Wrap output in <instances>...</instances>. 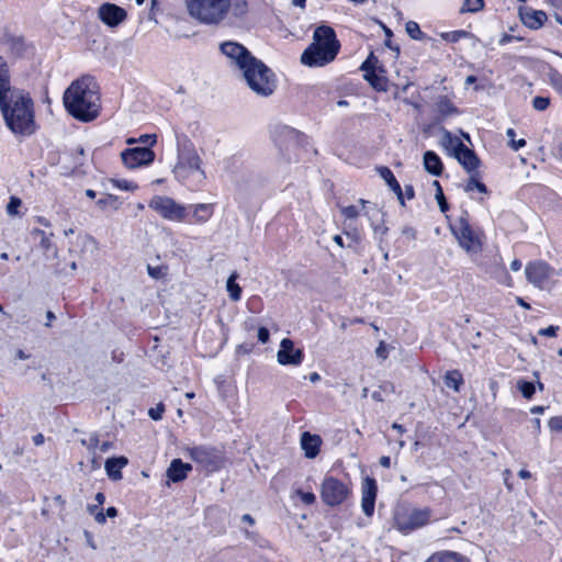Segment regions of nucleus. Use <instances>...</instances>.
<instances>
[{"label": "nucleus", "mask_w": 562, "mask_h": 562, "mask_svg": "<svg viewBox=\"0 0 562 562\" xmlns=\"http://www.w3.org/2000/svg\"><path fill=\"white\" fill-rule=\"evenodd\" d=\"M221 52L243 71L248 87L255 93L261 97L273 93L276 79L272 70L252 56L245 46L236 42H225L221 44Z\"/></svg>", "instance_id": "f257e3e1"}, {"label": "nucleus", "mask_w": 562, "mask_h": 562, "mask_svg": "<svg viewBox=\"0 0 562 562\" xmlns=\"http://www.w3.org/2000/svg\"><path fill=\"white\" fill-rule=\"evenodd\" d=\"M64 104L70 115L91 122L100 114V95L93 78L85 76L74 81L64 93Z\"/></svg>", "instance_id": "f03ea898"}, {"label": "nucleus", "mask_w": 562, "mask_h": 562, "mask_svg": "<svg viewBox=\"0 0 562 562\" xmlns=\"http://www.w3.org/2000/svg\"><path fill=\"white\" fill-rule=\"evenodd\" d=\"M0 110L7 126L14 133L29 135L34 132V115L32 99L15 89L0 95Z\"/></svg>", "instance_id": "7ed1b4c3"}, {"label": "nucleus", "mask_w": 562, "mask_h": 562, "mask_svg": "<svg viewBox=\"0 0 562 562\" xmlns=\"http://www.w3.org/2000/svg\"><path fill=\"white\" fill-rule=\"evenodd\" d=\"M340 48L333 27L318 26L313 34V43L303 52L301 61L307 66H324L333 61Z\"/></svg>", "instance_id": "20e7f679"}, {"label": "nucleus", "mask_w": 562, "mask_h": 562, "mask_svg": "<svg viewBox=\"0 0 562 562\" xmlns=\"http://www.w3.org/2000/svg\"><path fill=\"white\" fill-rule=\"evenodd\" d=\"M172 172L179 181H186L193 175H198L200 181L206 179L203 159L194 144L186 137L183 139L177 138V162Z\"/></svg>", "instance_id": "39448f33"}, {"label": "nucleus", "mask_w": 562, "mask_h": 562, "mask_svg": "<svg viewBox=\"0 0 562 562\" xmlns=\"http://www.w3.org/2000/svg\"><path fill=\"white\" fill-rule=\"evenodd\" d=\"M231 0H187L191 16L205 24H217L228 13Z\"/></svg>", "instance_id": "423d86ee"}, {"label": "nucleus", "mask_w": 562, "mask_h": 562, "mask_svg": "<svg viewBox=\"0 0 562 562\" xmlns=\"http://www.w3.org/2000/svg\"><path fill=\"white\" fill-rule=\"evenodd\" d=\"M525 274L529 283L540 290H551L555 284L559 272L548 262L537 260L529 262L525 268Z\"/></svg>", "instance_id": "0eeeda50"}, {"label": "nucleus", "mask_w": 562, "mask_h": 562, "mask_svg": "<svg viewBox=\"0 0 562 562\" xmlns=\"http://www.w3.org/2000/svg\"><path fill=\"white\" fill-rule=\"evenodd\" d=\"M430 519V510L427 508H401L395 513L394 526L401 532H409L425 526Z\"/></svg>", "instance_id": "6e6552de"}, {"label": "nucleus", "mask_w": 562, "mask_h": 562, "mask_svg": "<svg viewBox=\"0 0 562 562\" xmlns=\"http://www.w3.org/2000/svg\"><path fill=\"white\" fill-rule=\"evenodd\" d=\"M349 494L348 485L334 476H326L321 485L322 501L330 507L342 504Z\"/></svg>", "instance_id": "1a4fd4ad"}, {"label": "nucleus", "mask_w": 562, "mask_h": 562, "mask_svg": "<svg viewBox=\"0 0 562 562\" xmlns=\"http://www.w3.org/2000/svg\"><path fill=\"white\" fill-rule=\"evenodd\" d=\"M452 233L456 236L459 245L469 254H476L482 248V243L479 236L474 233L471 225L464 217H460L458 224L452 227Z\"/></svg>", "instance_id": "9d476101"}, {"label": "nucleus", "mask_w": 562, "mask_h": 562, "mask_svg": "<svg viewBox=\"0 0 562 562\" xmlns=\"http://www.w3.org/2000/svg\"><path fill=\"white\" fill-rule=\"evenodd\" d=\"M149 207L169 221H182L186 217V207L168 196H154Z\"/></svg>", "instance_id": "9b49d317"}, {"label": "nucleus", "mask_w": 562, "mask_h": 562, "mask_svg": "<svg viewBox=\"0 0 562 562\" xmlns=\"http://www.w3.org/2000/svg\"><path fill=\"white\" fill-rule=\"evenodd\" d=\"M121 157L127 168L134 169L150 165L155 159V153L147 147H134L125 149Z\"/></svg>", "instance_id": "f8f14e48"}, {"label": "nucleus", "mask_w": 562, "mask_h": 562, "mask_svg": "<svg viewBox=\"0 0 562 562\" xmlns=\"http://www.w3.org/2000/svg\"><path fill=\"white\" fill-rule=\"evenodd\" d=\"M304 358L303 350L294 348V342L289 338H283L280 342V349L277 352V360L281 366H299Z\"/></svg>", "instance_id": "ddd939ff"}, {"label": "nucleus", "mask_w": 562, "mask_h": 562, "mask_svg": "<svg viewBox=\"0 0 562 562\" xmlns=\"http://www.w3.org/2000/svg\"><path fill=\"white\" fill-rule=\"evenodd\" d=\"M98 16L105 25L115 27L125 21L127 13L123 8L106 2L98 9Z\"/></svg>", "instance_id": "4468645a"}, {"label": "nucleus", "mask_w": 562, "mask_h": 562, "mask_svg": "<svg viewBox=\"0 0 562 562\" xmlns=\"http://www.w3.org/2000/svg\"><path fill=\"white\" fill-rule=\"evenodd\" d=\"M376 492L378 487L374 479L366 477L362 485L361 507L368 517L373 515Z\"/></svg>", "instance_id": "2eb2a0df"}, {"label": "nucleus", "mask_w": 562, "mask_h": 562, "mask_svg": "<svg viewBox=\"0 0 562 562\" xmlns=\"http://www.w3.org/2000/svg\"><path fill=\"white\" fill-rule=\"evenodd\" d=\"M458 162L463 167L467 173L479 171L481 159L474 150L463 145L460 150L454 153L453 156Z\"/></svg>", "instance_id": "dca6fc26"}, {"label": "nucleus", "mask_w": 562, "mask_h": 562, "mask_svg": "<svg viewBox=\"0 0 562 562\" xmlns=\"http://www.w3.org/2000/svg\"><path fill=\"white\" fill-rule=\"evenodd\" d=\"M322 443V439L318 435H312L305 431L301 436V447L304 450L305 457L314 459L318 452Z\"/></svg>", "instance_id": "f3484780"}, {"label": "nucleus", "mask_w": 562, "mask_h": 562, "mask_svg": "<svg viewBox=\"0 0 562 562\" xmlns=\"http://www.w3.org/2000/svg\"><path fill=\"white\" fill-rule=\"evenodd\" d=\"M191 470V464L183 463L180 459H175L171 461L170 467L167 470V475L171 481L180 482L187 477L188 472Z\"/></svg>", "instance_id": "a211bd4d"}, {"label": "nucleus", "mask_w": 562, "mask_h": 562, "mask_svg": "<svg viewBox=\"0 0 562 562\" xmlns=\"http://www.w3.org/2000/svg\"><path fill=\"white\" fill-rule=\"evenodd\" d=\"M128 460L125 457L110 458L105 461L104 468L108 476L113 481L122 479L121 470L127 464Z\"/></svg>", "instance_id": "6ab92c4d"}, {"label": "nucleus", "mask_w": 562, "mask_h": 562, "mask_svg": "<svg viewBox=\"0 0 562 562\" xmlns=\"http://www.w3.org/2000/svg\"><path fill=\"white\" fill-rule=\"evenodd\" d=\"M435 108L438 113L439 122L446 120L447 117H449L453 114L459 113V110L454 106V104L451 102V100L446 95H441V97L437 98V100L435 102Z\"/></svg>", "instance_id": "aec40b11"}, {"label": "nucleus", "mask_w": 562, "mask_h": 562, "mask_svg": "<svg viewBox=\"0 0 562 562\" xmlns=\"http://www.w3.org/2000/svg\"><path fill=\"white\" fill-rule=\"evenodd\" d=\"M441 137L439 144L448 151L450 156H454V153L460 150L464 145L458 137L453 136L451 132L445 127L440 128Z\"/></svg>", "instance_id": "412c9836"}, {"label": "nucleus", "mask_w": 562, "mask_h": 562, "mask_svg": "<svg viewBox=\"0 0 562 562\" xmlns=\"http://www.w3.org/2000/svg\"><path fill=\"white\" fill-rule=\"evenodd\" d=\"M378 172L381 176V178L387 183L390 189L396 194L400 203L404 205V193L391 169L387 167H380L378 168Z\"/></svg>", "instance_id": "4be33fe9"}, {"label": "nucleus", "mask_w": 562, "mask_h": 562, "mask_svg": "<svg viewBox=\"0 0 562 562\" xmlns=\"http://www.w3.org/2000/svg\"><path fill=\"white\" fill-rule=\"evenodd\" d=\"M423 161L427 172H429L432 176L441 175L443 166L440 157L435 151L427 150L424 154Z\"/></svg>", "instance_id": "5701e85b"}, {"label": "nucleus", "mask_w": 562, "mask_h": 562, "mask_svg": "<svg viewBox=\"0 0 562 562\" xmlns=\"http://www.w3.org/2000/svg\"><path fill=\"white\" fill-rule=\"evenodd\" d=\"M425 562H468V560L460 553L451 551H441L434 553Z\"/></svg>", "instance_id": "b1692460"}, {"label": "nucleus", "mask_w": 562, "mask_h": 562, "mask_svg": "<svg viewBox=\"0 0 562 562\" xmlns=\"http://www.w3.org/2000/svg\"><path fill=\"white\" fill-rule=\"evenodd\" d=\"M31 235L33 236L34 239H40V246L45 251V254H48L49 251H52L53 256L57 255V250L53 247V244L50 240V237L53 236V234L47 235L42 229L34 228V229H32Z\"/></svg>", "instance_id": "393cba45"}, {"label": "nucleus", "mask_w": 562, "mask_h": 562, "mask_svg": "<svg viewBox=\"0 0 562 562\" xmlns=\"http://www.w3.org/2000/svg\"><path fill=\"white\" fill-rule=\"evenodd\" d=\"M547 20L543 11L527 12L522 15V22L530 29H539Z\"/></svg>", "instance_id": "a878e982"}, {"label": "nucleus", "mask_w": 562, "mask_h": 562, "mask_svg": "<svg viewBox=\"0 0 562 562\" xmlns=\"http://www.w3.org/2000/svg\"><path fill=\"white\" fill-rule=\"evenodd\" d=\"M14 89L10 85V74L7 63L0 56V95H4Z\"/></svg>", "instance_id": "bb28decb"}, {"label": "nucleus", "mask_w": 562, "mask_h": 562, "mask_svg": "<svg viewBox=\"0 0 562 562\" xmlns=\"http://www.w3.org/2000/svg\"><path fill=\"white\" fill-rule=\"evenodd\" d=\"M469 175V180L464 186L465 192H472L473 190H477L481 193L486 194L488 192L486 186L480 181V172L475 171Z\"/></svg>", "instance_id": "cd10ccee"}, {"label": "nucleus", "mask_w": 562, "mask_h": 562, "mask_svg": "<svg viewBox=\"0 0 562 562\" xmlns=\"http://www.w3.org/2000/svg\"><path fill=\"white\" fill-rule=\"evenodd\" d=\"M373 55L362 64L361 69L366 71L364 78L378 90H384L381 79L374 74L373 70L369 71L371 67V60L373 59Z\"/></svg>", "instance_id": "c85d7f7f"}, {"label": "nucleus", "mask_w": 562, "mask_h": 562, "mask_svg": "<svg viewBox=\"0 0 562 562\" xmlns=\"http://www.w3.org/2000/svg\"><path fill=\"white\" fill-rule=\"evenodd\" d=\"M445 384L447 387L453 389V391L459 392L460 386L463 384V378L461 372L458 370L448 371L445 375Z\"/></svg>", "instance_id": "c756f323"}, {"label": "nucleus", "mask_w": 562, "mask_h": 562, "mask_svg": "<svg viewBox=\"0 0 562 562\" xmlns=\"http://www.w3.org/2000/svg\"><path fill=\"white\" fill-rule=\"evenodd\" d=\"M237 278L238 274L233 272L226 282V290L234 302L239 301L241 295V288L236 283Z\"/></svg>", "instance_id": "7c9ffc66"}, {"label": "nucleus", "mask_w": 562, "mask_h": 562, "mask_svg": "<svg viewBox=\"0 0 562 562\" xmlns=\"http://www.w3.org/2000/svg\"><path fill=\"white\" fill-rule=\"evenodd\" d=\"M212 215V207L209 204H198L194 206L193 216L196 222H206Z\"/></svg>", "instance_id": "2f4dec72"}, {"label": "nucleus", "mask_w": 562, "mask_h": 562, "mask_svg": "<svg viewBox=\"0 0 562 562\" xmlns=\"http://www.w3.org/2000/svg\"><path fill=\"white\" fill-rule=\"evenodd\" d=\"M548 78L552 88L562 97V75L557 69H550Z\"/></svg>", "instance_id": "473e14b6"}, {"label": "nucleus", "mask_w": 562, "mask_h": 562, "mask_svg": "<svg viewBox=\"0 0 562 562\" xmlns=\"http://www.w3.org/2000/svg\"><path fill=\"white\" fill-rule=\"evenodd\" d=\"M432 186L436 188V195H435V198H436V200L438 202L439 209H440L441 212L445 213V212L448 211V203H447L446 198L443 195L442 188H441L439 181H437V180H435L432 182Z\"/></svg>", "instance_id": "72a5a7b5"}, {"label": "nucleus", "mask_w": 562, "mask_h": 562, "mask_svg": "<svg viewBox=\"0 0 562 562\" xmlns=\"http://www.w3.org/2000/svg\"><path fill=\"white\" fill-rule=\"evenodd\" d=\"M484 7L483 0H464L461 12H477Z\"/></svg>", "instance_id": "f704fd0d"}, {"label": "nucleus", "mask_w": 562, "mask_h": 562, "mask_svg": "<svg viewBox=\"0 0 562 562\" xmlns=\"http://www.w3.org/2000/svg\"><path fill=\"white\" fill-rule=\"evenodd\" d=\"M299 138H300V133L296 130L290 128V127H283L279 142H282L284 139V140H290V142L296 143L299 140Z\"/></svg>", "instance_id": "c9c22d12"}, {"label": "nucleus", "mask_w": 562, "mask_h": 562, "mask_svg": "<svg viewBox=\"0 0 562 562\" xmlns=\"http://www.w3.org/2000/svg\"><path fill=\"white\" fill-rule=\"evenodd\" d=\"M405 30L413 40H419L423 36L419 25L414 21H408Z\"/></svg>", "instance_id": "e433bc0d"}, {"label": "nucleus", "mask_w": 562, "mask_h": 562, "mask_svg": "<svg viewBox=\"0 0 562 562\" xmlns=\"http://www.w3.org/2000/svg\"><path fill=\"white\" fill-rule=\"evenodd\" d=\"M517 386H518L519 391L521 392V394L524 395V397H526V398H531V396L535 393V385L531 382L518 381Z\"/></svg>", "instance_id": "4c0bfd02"}, {"label": "nucleus", "mask_w": 562, "mask_h": 562, "mask_svg": "<svg viewBox=\"0 0 562 562\" xmlns=\"http://www.w3.org/2000/svg\"><path fill=\"white\" fill-rule=\"evenodd\" d=\"M506 135L509 139V146L514 149V150H518L519 148L524 147L526 145V140L524 138H520L518 140H514V137H515V131L513 128H508L506 131Z\"/></svg>", "instance_id": "58836bf2"}, {"label": "nucleus", "mask_w": 562, "mask_h": 562, "mask_svg": "<svg viewBox=\"0 0 562 562\" xmlns=\"http://www.w3.org/2000/svg\"><path fill=\"white\" fill-rule=\"evenodd\" d=\"M550 105V99L547 97H535L532 106L536 111H544Z\"/></svg>", "instance_id": "ea45409f"}, {"label": "nucleus", "mask_w": 562, "mask_h": 562, "mask_svg": "<svg viewBox=\"0 0 562 562\" xmlns=\"http://www.w3.org/2000/svg\"><path fill=\"white\" fill-rule=\"evenodd\" d=\"M148 274L155 279H161L167 274V267L157 266V267H147Z\"/></svg>", "instance_id": "a19ab883"}, {"label": "nucleus", "mask_w": 562, "mask_h": 562, "mask_svg": "<svg viewBox=\"0 0 562 562\" xmlns=\"http://www.w3.org/2000/svg\"><path fill=\"white\" fill-rule=\"evenodd\" d=\"M231 7H233L234 14L237 16H241L247 12L246 0H235V2L231 4Z\"/></svg>", "instance_id": "79ce46f5"}, {"label": "nucleus", "mask_w": 562, "mask_h": 562, "mask_svg": "<svg viewBox=\"0 0 562 562\" xmlns=\"http://www.w3.org/2000/svg\"><path fill=\"white\" fill-rule=\"evenodd\" d=\"M295 494L301 498V501L306 505H312L316 501V496L312 492H303L301 490H296Z\"/></svg>", "instance_id": "37998d69"}, {"label": "nucleus", "mask_w": 562, "mask_h": 562, "mask_svg": "<svg viewBox=\"0 0 562 562\" xmlns=\"http://www.w3.org/2000/svg\"><path fill=\"white\" fill-rule=\"evenodd\" d=\"M20 206H21V200L19 198L12 196L7 205L8 214L16 215Z\"/></svg>", "instance_id": "c03bdc74"}, {"label": "nucleus", "mask_w": 562, "mask_h": 562, "mask_svg": "<svg viewBox=\"0 0 562 562\" xmlns=\"http://www.w3.org/2000/svg\"><path fill=\"white\" fill-rule=\"evenodd\" d=\"M340 212L346 218L349 220L356 218L359 215V211L355 205L341 206Z\"/></svg>", "instance_id": "a18cd8bd"}, {"label": "nucleus", "mask_w": 562, "mask_h": 562, "mask_svg": "<svg viewBox=\"0 0 562 562\" xmlns=\"http://www.w3.org/2000/svg\"><path fill=\"white\" fill-rule=\"evenodd\" d=\"M469 33L465 32V31H456V32H451V33H446L442 35V37L446 40V41H449V42H458L460 38L467 36Z\"/></svg>", "instance_id": "49530a36"}, {"label": "nucleus", "mask_w": 562, "mask_h": 562, "mask_svg": "<svg viewBox=\"0 0 562 562\" xmlns=\"http://www.w3.org/2000/svg\"><path fill=\"white\" fill-rule=\"evenodd\" d=\"M548 425L552 431L562 432V416L550 418Z\"/></svg>", "instance_id": "de8ad7c7"}, {"label": "nucleus", "mask_w": 562, "mask_h": 562, "mask_svg": "<svg viewBox=\"0 0 562 562\" xmlns=\"http://www.w3.org/2000/svg\"><path fill=\"white\" fill-rule=\"evenodd\" d=\"M165 407L162 404H158L157 407L150 408L148 414L154 420H159L162 416Z\"/></svg>", "instance_id": "09e8293b"}, {"label": "nucleus", "mask_w": 562, "mask_h": 562, "mask_svg": "<svg viewBox=\"0 0 562 562\" xmlns=\"http://www.w3.org/2000/svg\"><path fill=\"white\" fill-rule=\"evenodd\" d=\"M558 329H559L558 326H549L547 328L540 329L539 335L548 336V337H555Z\"/></svg>", "instance_id": "8fccbe9b"}, {"label": "nucleus", "mask_w": 562, "mask_h": 562, "mask_svg": "<svg viewBox=\"0 0 562 562\" xmlns=\"http://www.w3.org/2000/svg\"><path fill=\"white\" fill-rule=\"evenodd\" d=\"M115 183L119 188L127 191H134L137 188L135 183L127 180L116 181Z\"/></svg>", "instance_id": "3c124183"}, {"label": "nucleus", "mask_w": 562, "mask_h": 562, "mask_svg": "<svg viewBox=\"0 0 562 562\" xmlns=\"http://www.w3.org/2000/svg\"><path fill=\"white\" fill-rule=\"evenodd\" d=\"M269 330L266 327H260L258 329V340L262 344L268 342L269 340Z\"/></svg>", "instance_id": "603ef678"}, {"label": "nucleus", "mask_w": 562, "mask_h": 562, "mask_svg": "<svg viewBox=\"0 0 562 562\" xmlns=\"http://www.w3.org/2000/svg\"><path fill=\"white\" fill-rule=\"evenodd\" d=\"M205 456V451L202 448H194L191 451L192 459L201 462L203 461V457Z\"/></svg>", "instance_id": "864d4df0"}, {"label": "nucleus", "mask_w": 562, "mask_h": 562, "mask_svg": "<svg viewBox=\"0 0 562 562\" xmlns=\"http://www.w3.org/2000/svg\"><path fill=\"white\" fill-rule=\"evenodd\" d=\"M83 445H87L89 450H94L99 446V439L95 436L89 438L88 441L82 440Z\"/></svg>", "instance_id": "5fc2aeb1"}, {"label": "nucleus", "mask_w": 562, "mask_h": 562, "mask_svg": "<svg viewBox=\"0 0 562 562\" xmlns=\"http://www.w3.org/2000/svg\"><path fill=\"white\" fill-rule=\"evenodd\" d=\"M375 353L378 357L382 359H385L387 357L386 347L383 341H381L380 345L378 346Z\"/></svg>", "instance_id": "6e6d98bb"}, {"label": "nucleus", "mask_w": 562, "mask_h": 562, "mask_svg": "<svg viewBox=\"0 0 562 562\" xmlns=\"http://www.w3.org/2000/svg\"><path fill=\"white\" fill-rule=\"evenodd\" d=\"M380 390L383 391V392H391V393H394L395 392V386L392 382H384L380 385Z\"/></svg>", "instance_id": "4d7b16f0"}, {"label": "nucleus", "mask_w": 562, "mask_h": 562, "mask_svg": "<svg viewBox=\"0 0 562 562\" xmlns=\"http://www.w3.org/2000/svg\"><path fill=\"white\" fill-rule=\"evenodd\" d=\"M115 201V198L113 195H109L106 196L105 199H100L97 204L103 209L105 205H108L109 203H112Z\"/></svg>", "instance_id": "13d9d810"}, {"label": "nucleus", "mask_w": 562, "mask_h": 562, "mask_svg": "<svg viewBox=\"0 0 562 562\" xmlns=\"http://www.w3.org/2000/svg\"><path fill=\"white\" fill-rule=\"evenodd\" d=\"M402 233L404 235H407L408 237H411L412 239H415L416 238V232L414 228L412 227H404Z\"/></svg>", "instance_id": "bf43d9fd"}, {"label": "nucleus", "mask_w": 562, "mask_h": 562, "mask_svg": "<svg viewBox=\"0 0 562 562\" xmlns=\"http://www.w3.org/2000/svg\"><path fill=\"white\" fill-rule=\"evenodd\" d=\"M105 518H106V516L102 513V510L94 514V519L98 524H101V525L105 524Z\"/></svg>", "instance_id": "052dcab7"}, {"label": "nucleus", "mask_w": 562, "mask_h": 562, "mask_svg": "<svg viewBox=\"0 0 562 562\" xmlns=\"http://www.w3.org/2000/svg\"><path fill=\"white\" fill-rule=\"evenodd\" d=\"M11 44H12V49H15L16 53H20V50L23 47V42L21 40H12Z\"/></svg>", "instance_id": "680f3d73"}, {"label": "nucleus", "mask_w": 562, "mask_h": 562, "mask_svg": "<svg viewBox=\"0 0 562 562\" xmlns=\"http://www.w3.org/2000/svg\"><path fill=\"white\" fill-rule=\"evenodd\" d=\"M95 502H97V505L100 507L104 504L105 502V496L103 493L99 492L97 493L95 497H94Z\"/></svg>", "instance_id": "e2e57ef3"}, {"label": "nucleus", "mask_w": 562, "mask_h": 562, "mask_svg": "<svg viewBox=\"0 0 562 562\" xmlns=\"http://www.w3.org/2000/svg\"><path fill=\"white\" fill-rule=\"evenodd\" d=\"M379 462L383 468H390L391 465V459L387 456L381 457Z\"/></svg>", "instance_id": "0e129e2a"}, {"label": "nucleus", "mask_w": 562, "mask_h": 562, "mask_svg": "<svg viewBox=\"0 0 562 562\" xmlns=\"http://www.w3.org/2000/svg\"><path fill=\"white\" fill-rule=\"evenodd\" d=\"M521 268V261L518 260V259H514L512 262H510V269L514 270V271H518L519 269Z\"/></svg>", "instance_id": "69168bd1"}, {"label": "nucleus", "mask_w": 562, "mask_h": 562, "mask_svg": "<svg viewBox=\"0 0 562 562\" xmlns=\"http://www.w3.org/2000/svg\"><path fill=\"white\" fill-rule=\"evenodd\" d=\"M405 195L408 200L414 198V189L412 186H405Z\"/></svg>", "instance_id": "338daca9"}, {"label": "nucleus", "mask_w": 562, "mask_h": 562, "mask_svg": "<svg viewBox=\"0 0 562 562\" xmlns=\"http://www.w3.org/2000/svg\"><path fill=\"white\" fill-rule=\"evenodd\" d=\"M552 7L562 10V0H547Z\"/></svg>", "instance_id": "774afa93"}]
</instances>
